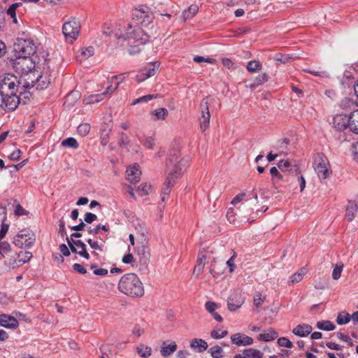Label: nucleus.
<instances>
[{
	"mask_svg": "<svg viewBox=\"0 0 358 358\" xmlns=\"http://www.w3.org/2000/svg\"><path fill=\"white\" fill-rule=\"evenodd\" d=\"M102 32L103 34L107 36L113 34L117 45L123 49L127 50L130 55L139 53L141 47L149 41V36L145 33L142 28L131 26L130 23L120 24L116 25L113 29L105 24Z\"/></svg>",
	"mask_w": 358,
	"mask_h": 358,
	"instance_id": "f257e3e1",
	"label": "nucleus"
},
{
	"mask_svg": "<svg viewBox=\"0 0 358 358\" xmlns=\"http://www.w3.org/2000/svg\"><path fill=\"white\" fill-rule=\"evenodd\" d=\"M179 157L178 150H173L169 152L166 162L168 176L161 193V200L164 203L168 200L172 187L175 185L176 180L183 174L188 166V158L179 159Z\"/></svg>",
	"mask_w": 358,
	"mask_h": 358,
	"instance_id": "f03ea898",
	"label": "nucleus"
},
{
	"mask_svg": "<svg viewBox=\"0 0 358 358\" xmlns=\"http://www.w3.org/2000/svg\"><path fill=\"white\" fill-rule=\"evenodd\" d=\"M118 289L122 294L133 298L144 295V287L140 278L135 273L124 275L118 283Z\"/></svg>",
	"mask_w": 358,
	"mask_h": 358,
	"instance_id": "7ed1b4c3",
	"label": "nucleus"
},
{
	"mask_svg": "<svg viewBox=\"0 0 358 358\" xmlns=\"http://www.w3.org/2000/svg\"><path fill=\"white\" fill-rule=\"evenodd\" d=\"M132 19L136 24H130L141 28L139 25L147 26L152 22L153 15L150 8L141 6L133 10Z\"/></svg>",
	"mask_w": 358,
	"mask_h": 358,
	"instance_id": "20e7f679",
	"label": "nucleus"
},
{
	"mask_svg": "<svg viewBox=\"0 0 358 358\" xmlns=\"http://www.w3.org/2000/svg\"><path fill=\"white\" fill-rule=\"evenodd\" d=\"M15 56L31 57L36 51V46L31 39L17 38L13 45Z\"/></svg>",
	"mask_w": 358,
	"mask_h": 358,
	"instance_id": "39448f33",
	"label": "nucleus"
},
{
	"mask_svg": "<svg viewBox=\"0 0 358 358\" xmlns=\"http://www.w3.org/2000/svg\"><path fill=\"white\" fill-rule=\"evenodd\" d=\"M213 99L210 96H206L201 101L199 106L200 115L199 121L200 128L202 131H205L209 127L210 114L209 111V106L212 102Z\"/></svg>",
	"mask_w": 358,
	"mask_h": 358,
	"instance_id": "423d86ee",
	"label": "nucleus"
},
{
	"mask_svg": "<svg viewBox=\"0 0 358 358\" xmlns=\"http://www.w3.org/2000/svg\"><path fill=\"white\" fill-rule=\"evenodd\" d=\"M80 31V24L76 18L66 22L62 27V31L67 42L71 43L77 39Z\"/></svg>",
	"mask_w": 358,
	"mask_h": 358,
	"instance_id": "0eeeda50",
	"label": "nucleus"
},
{
	"mask_svg": "<svg viewBox=\"0 0 358 358\" xmlns=\"http://www.w3.org/2000/svg\"><path fill=\"white\" fill-rule=\"evenodd\" d=\"M315 171L320 180H325L331 173L328 159L323 155L318 154L314 160Z\"/></svg>",
	"mask_w": 358,
	"mask_h": 358,
	"instance_id": "6e6552de",
	"label": "nucleus"
},
{
	"mask_svg": "<svg viewBox=\"0 0 358 358\" xmlns=\"http://www.w3.org/2000/svg\"><path fill=\"white\" fill-rule=\"evenodd\" d=\"M16 58L13 62L15 71L21 75H28L35 67V64L31 57L27 56H15Z\"/></svg>",
	"mask_w": 358,
	"mask_h": 358,
	"instance_id": "1a4fd4ad",
	"label": "nucleus"
},
{
	"mask_svg": "<svg viewBox=\"0 0 358 358\" xmlns=\"http://www.w3.org/2000/svg\"><path fill=\"white\" fill-rule=\"evenodd\" d=\"M17 77L13 74L7 73L0 78V92L3 95L17 93L18 85Z\"/></svg>",
	"mask_w": 358,
	"mask_h": 358,
	"instance_id": "9d476101",
	"label": "nucleus"
},
{
	"mask_svg": "<svg viewBox=\"0 0 358 358\" xmlns=\"http://www.w3.org/2000/svg\"><path fill=\"white\" fill-rule=\"evenodd\" d=\"M35 239L25 231H21L14 238V244L20 248H29L32 246Z\"/></svg>",
	"mask_w": 358,
	"mask_h": 358,
	"instance_id": "9b49d317",
	"label": "nucleus"
},
{
	"mask_svg": "<svg viewBox=\"0 0 358 358\" xmlns=\"http://www.w3.org/2000/svg\"><path fill=\"white\" fill-rule=\"evenodd\" d=\"M333 127L338 131H345L347 129L350 131V115L337 114L333 118Z\"/></svg>",
	"mask_w": 358,
	"mask_h": 358,
	"instance_id": "f8f14e48",
	"label": "nucleus"
},
{
	"mask_svg": "<svg viewBox=\"0 0 358 358\" xmlns=\"http://www.w3.org/2000/svg\"><path fill=\"white\" fill-rule=\"evenodd\" d=\"M50 83V79L46 76H39L36 80L31 79V83H27L24 85L25 88H31L36 87V90H42L46 89Z\"/></svg>",
	"mask_w": 358,
	"mask_h": 358,
	"instance_id": "ddd939ff",
	"label": "nucleus"
},
{
	"mask_svg": "<svg viewBox=\"0 0 358 358\" xmlns=\"http://www.w3.org/2000/svg\"><path fill=\"white\" fill-rule=\"evenodd\" d=\"M127 179L131 183H137L141 176V171L140 166L137 164H134L132 166L127 168L126 171Z\"/></svg>",
	"mask_w": 358,
	"mask_h": 358,
	"instance_id": "4468645a",
	"label": "nucleus"
},
{
	"mask_svg": "<svg viewBox=\"0 0 358 358\" xmlns=\"http://www.w3.org/2000/svg\"><path fill=\"white\" fill-rule=\"evenodd\" d=\"M0 325L4 328L15 329L19 326L17 320L8 314H0Z\"/></svg>",
	"mask_w": 358,
	"mask_h": 358,
	"instance_id": "2eb2a0df",
	"label": "nucleus"
},
{
	"mask_svg": "<svg viewBox=\"0 0 358 358\" xmlns=\"http://www.w3.org/2000/svg\"><path fill=\"white\" fill-rule=\"evenodd\" d=\"M230 338L231 342L237 346L250 345L254 341L252 338L241 333L231 335Z\"/></svg>",
	"mask_w": 358,
	"mask_h": 358,
	"instance_id": "dca6fc26",
	"label": "nucleus"
},
{
	"mask_svg": "<svg viewBox=\"0 0 358 358\" xmlns=\"http://www.w3.org/2000/svg\"><path fill=\"white\" fill-rule=\"evenodd\" d=\"M4 98L3 110L5 111L14 110L20 103V99L16 95V93L8 94V96H5Z\"/></svg>",
	"mask_w": 358,
	"mask_h": 358,
	"instance_id": "f3484780",
	"label": "nucleus"
},
{
	"mask_svg": "<svg viewBox=\"0 0 358 358\" xmlns=\"http://www.w3.org/2000/svg\"><path fill=\"white\" fill-rule=\"evenodd\" d=\"M278 168L273 166L270 169L271 176V182L273 185H278L280 182H284L288 185L289 182V178H285V176L278 171Z\"/></svg>",
	"mask_w": 358,
	"mask_h": 358,
	"instance_id": "a211bd4d",
	"label": "nucleus"
},
{
	"mask_svg": "<svg viewBox=\"0 0 358 358\" xmlns=\"http://www.w3.org/2000/svg\"><path fill=\"white\" fill-rule=\"evenodd\" d=\"M31 257L32 255L29 252H20L18 254H15L13 257L14 262L12 264L13 268L23 265L24 263L28 262Z\"/></svg>",
	"mask_w": 358,
	"mask_h": 358,
	"instance_id": "6ab92c4d",
	"label": "nucleus"
},
{
	"mask_svg": "<svg viewBox=\"0 0 358 358\" xmlns=\"http://www.w3.org/2000/svg\"><path fill=\"white\" fill-rule=\"evenodd\" d=\"M358 210V202L350 200L345 208V216L347 220L350 222L355 217Z\"/></svg>",
	"mask_w": 358,
	"mask_h": 358,
	"instance_id": "aec40b11",
	"label": "nucleus"
},
{
	"mask_svg": "<svg viewBox=\"0 0 358 358\" xmlns=\"http://www.w3.org/2000/svg\"><path fill=\"white\" fill-rule=\"evenodd\" d=\"M313 328L308 324H299L292 329V333L299 337H306L311 334Z\"/></svg>",
	"mask_w": 358,
	"mask_h": 358,
	"instance_id": "412c9836",
	"label": "nucleus"
},
{
	"mask_svg": "<svg viewBox=\"0 0 358 358\" xmlns=\"http://www.w3.org/2000/svg\"><path fill=\"white\" fill-rule=\"evenodd\" d=\"M277 167L279 169H289L292 171L294 175L299 171V166L289 159H281L277 164Z\"/></svg>",
	"mask_w": 358,
	"mask_h": 358,
	"instance_id": "4be33fe9",
	"label": "nucleus"
},
{
	"mask_svg": "<svg viewBox=\"0 0 358 358\" xmlns=\"http://www.w3.org/2000/svg\"><path fill=\"white\" fill-rule=\"evenodd\" d=\"M208 343L201 338H194L190 342V348L201 353L208 349Z\"/></svg>",
	"mask_w": 358,
	"mask_h": 358,
	"instance_id": "5701e85b",
	"label": "nucleus"
},
{
	"mask_svg": "<svg viewBox=\"0 0 358 358\" xmlns=\"http://www.w3.org/2000/svg\"><path fill=\"white\" fill-rule=\"evenodd\" d=\"M177 349V345L176 342L172 341L169 344L166 342L162 343L160 353L164 357H167L172 355Z\"/></svg>",
	"mask_w": 358,
	"mask_h": 358,
	"instance_id": "b1692460",
	"label": "nucleus"
},
{
	"mask_svg": "<svg viewBox=\"0 0 358 358\" xmlns=\"http://www.w3.org/2000/svg\"><path fill=\"white\" fill-rule=\"evenodd\" d=\"M136 255L138 257L139 262L143 265L148 264L150 259V252L144 245L138 247L136 250Z\"/></svg>",
	"mask_w": 358,
	"mask_h": 358,
	"instance_id": "393cba45",
	"label": "nucleus"
},
{
	"mask_svg": "<svg viewBox=\"0 0 358 358\" xmlns=\"http://www.w3.org/2000/svg\"><path fill=\"white\" fill-rule=\"evenodd\" d=\"M94 53V49L92 46H89L85 48L80 49L76 55L77 60L82 62L83 60H86Z\"/></svg>",
	"mask_w": 358,
	"mask_h": 358,
	"instance_id": "a878e982",
	"label": "nucleus"
},
{
	"mask_svg": "<svg viewBox=\"0 0 358 358\" xmlns=\"http://www.w3.org/2000/svg\"><path fill=\"white\" fill-rule=\"evenodd\" d=\"M278 333L273 329H268L258 336L259 341L269 342L275 340L278 337Z\"/></svg>",
	"mask_w": 358,
	"mask_h": 358,
	"instance_id": "bb28decb",
	"label": "nucleus"
},
{
	"mask_svg": "<svg viewBox=\"0 0 358 358\" xmlns=\"http://www.w3.org/2000/svg\"><path fill=\"white\" fill-rule=\"evenodd\" d=\"M243 303V301L241 298L237 299L236 296L231 295L227 301L228 308L231 311H235L242 306Z\"/></svg>",
	"mask_w": 358,
	"mask_h": 358,
	"instance_id": "cd10ccee",
	"label": "nucleus"
},
{
	"mask_svg": "<svg viewBox=\"0 0 358 358\" xmlns=\"http://www.w3.org/2000/svg\"><path fill=\"white\" fill-rule=\"evenodd\" d=\"M350 131L358 134V109L350 114Z\"/></svg>",
	"mask_w": 358,
	"mask_h": 358,
	"instance_id": "c85d7f7f",
	"label": "nucleus"
},
{
	"mask_svg": "<svg viewBox=\"0 0 358 358\" xmlns=\"http://www.w3.org/2000/svg\"><path fill=\"white\" fill-rule=\"evenodd\" d=\"M73 243L76 245L77 248L80 249V250H78V255L84 257L86 259H89L90 255L87 252L86 245L80 240H76V241H73Z\"/></svg>",
	"mask_w": 358,
	"mask_h": 358,
	"instance_id": "c756f323",
	"label": "nucleus"
},
{
	"mask_svg": "<svg viewBox=\"0 0 358 358\" xmlns=\"http://www.w3.org/2000/svg\"><path fill=\"white\" fill-rule=\"evenodd\" d=\"M159 64L157 62L150 63L146 65L142 70L146 74L147 77L150 78L153 76L157 69H159Z\"/></svg>",
	"mask_w": 358,
	"mask_h": 358,
	"instance_id": "7c9ffc66",
	"label": "nucleus"
},
{
	"mask_svg": "<svg viewBox=\"0 0 358 358\" xmlns=\"http://www.w3.org/2000/svg\"><path fill=\"white\" fill-rule=\"evenodd\" d=\"M268 80V75L266 73H264L262 74H259L255 78V80L252 84L250 85V87L251 89H255L257 86L261 85L266 82H267Z\"/></svg>",
	"mask_w": 358,
	"mask_h": 358,
	"instance_id": "2f4dec72",
	"label": "nucleus"
},
{
	"mask_svg": "<svg viewBox=\"0 0 358 358\" xmlns=\"http://www.w3.org/2000/svg\"><path fill=\"white\" fill-rule=\"evenodd\" d=\"M317 328L323 331H332L336 328V326L331 321L324 320L317 322Z\"/></svg>",
	"mask_w": 358,
	"mask_h": 358,
	"instance_id": "473e14b6",
	"label": "nucleus"
},
{
	"mask_svg": "<svg viewBox=\"0 0 358 358\" xmlns=\"http://www.w3.org/2000/svg\"><path fill=\"white\" fill-rule=\"evenodd\" d=\"M104 99V94H92L85 98L83 101L85 104L96 103Z\"/></svg>",
	"mask_w": 358,
	"mask_h": 358,
	"instance_id": "72a5a7b5",
	"label": "nucleus"
},
{
	"mask_svg": "<svg viewBox=\"0 0 358 358\" xmlns=\"http://www.w3.org/2000/svg\"><path fill=\"white\" fill-rule=\"evenodd\" d=\"M138 354L141 357H148L151 355L152 349L150 347L141 344L136 348Z\"/></svg>",
	"mask_w": 358,
	"mask_h": 358,
	"instance_id": "f704fd0d",
	"label": "nucleus"
},
{
	"mask_svg": "<svg viewBox=\"0 0 358 358\" xmlns=\"http://www.w3.org/2000/svg\"><path fill=\"white\" fill-rule=\"evenodd\" d=\"M243 354L248 358H262L263 357V353L260 350L254 348L244 350Z\"/></svg>",
	"mask_w": 358,
	"mask_h": 358,
	"instance_id": "c9c22d12",
	"label": "nucleus"
},
{
	"mask_svg": "<svg viewBox=\"0 0 358 358\" xmlns=\"http://www.w3.org/2000/svg\"><path fill=\"white\" fill-rule=\"evenodd\" d=\"M137 137L140 142L143 143V145L147 148L148 149H152L155 145V139L153 136H147L145 138V140L143 141L142 137L137 135Z\"/></svg>",
	"mask_w": 358,
	"mask_h": 358,
	"instance_id": "e433bc0d",
	"label": "nucleus"
},
{
	"mask_svg": "<svg viewBox=\"0 0 358 358\" xmlns=\"http://www.w3.org/2000/svg\"><path fill=\"white\" fill-rule=\"evenodd\" d=\"M155 120H164L168 115V110L165 108H160L152 112Z\"/></svg>",
	"mask_w": 358,
	"mask_h": 358,
	"instance_id": "4c0bfd02",
	"label": "nucleus"
},
{
	"mask_svg": "<svg viewBox=\"0 0 358 358\" xmlns=\"http://www.w3.org/2000/svg\"><path fill=\"white\" fill-rule=\"evenodd\" d=\"M305 274H306L305 270L303 268H301L299 271L294 273L292 275L290 276L289 282L292 284L297 283V282H300L301 280H302Z\"/></svg>",
	"mask_w": 358,
	"mask_h": 358,
	"instance_id": "58836bf2",
	"label": "nucleus"
},
{
	"mask_svg": "<svg viewBox=\"0 0 358 358\" xmlns=\"http://www.w3.org/2000/svg\"><path fill=\"white\" fill-rule=\"evenodd\" d=\"M61 145L63 147H69L73 149H77L79 147L78 143L76 139L73 137H69L62 141Z\"/></svg>",
	"mask_w": 358,
	"mask_h": 358,
	"instance_id": "ea45409f",
	"label": "nucleus"
},
{
	"mask_svg": "<svg viewBox=\"0 0 358 358\" xmlns=\"http://www.w3.org/2000/svg\"><path fill=\"white\" fill-rule=\"evenodd\" d=\"M262 64L261 63L257 60H252L250 61L247 64V70L249 72L254 73L257 71L261 70Z\"/></svg>",
	"mask_w": 358,
	"mask_h": 358,
	"instance_id": "a19ab883",
	"label": "nucleus"
},
{
	"mask_svg": "<svg viewBox=\"0 0 358 358\" xmlns=\"http://www.w3.org/2000/svg\"><path fill=\"white\" fill-rule=\"evenodd\" d=\"M351 320V315L348 313H341L338 315L336 322L339 325L348 324Z\"/></svg>",
	"mask_w": 358,
	"mask_h": 358,
	"instance_id": "79ce46f5",
	"label": "nucleus"
},
{
	"mask_svg": "<svg viewBox=\"0 0 358 358\" xmlns=\"http://www.w3.org/2000/svg\"><path fill=\"white\" fill-rule=\"evenodd\" d=\"M208 352L213 358H222L223 357L222 352L223 350L221 347L216 345L209 349Z\"/></svg>",
	"mask_w": 358,
	"mask_h": 358,
	"instance_id": "37998d69",
	"label": "nucleus"
},
{
	"mask_svg": "<svg viewBox=\"0 0 358 358\" xmlns=\"http://www.w3.org/2000/svg\"><path fill=\"white\" fill-rule=\"evenodd\" d=\"M151 189V185L148 183L141 185L136 189V192L141 196H146Z\"/></svg>",
	"mask_w": 358,
	"mask_h": 358,
	"instance_id": "c03bdc74",
	"label": "nucleus"
},
{
	"mask_svg": "<svg viewBox=\"0 0 358 358\" xmlns=\"http://www.w3.org/2000/svg\"><path fill=\"white\" fill-rule=\"evenodd\" d=\"M91 127L88 123L80 124L77 129L78 133L82 136H85L90 131Z\"/></svg>",
	"mask_w": 358,
	"mask_h": 358,
	"instance_id": "a18cd8bd",
	"label": "nucleus"
},
{
	"mask_svg": "<svg viewBox=\"0 0 358 358\" xmlns=\"http://www.w3.org/2000/svg\"><path fill=\"white\" fill-rule=\"evenodd\" d=\"M298 182L300 186V191L303 192L306 187V180L301 175L300 170L294 175V182Z\"/></svg>",
	"mask_w": 358,
	"mask_h": 358,
	"instance_id": "49530a36",
	"label": "nucleus"
},
{
	"mask_svg": "<svg viewBox=\"0 0 358 358\" xmlns=\"http://www.w3.org/2000/svg\"><path fill=\"white\" fill-rule=\"evenodd\" d=\"M228 334V331L227 330H220V329H213L210 332V336L213 339H220L225 337Z\"/></svg>",
	"mask_w": 358,
	"mask_h": 358,
	"instance_id": "de8ad7c7",
	"label": "nucleus"
},
{
	"mask_svg": "<svg viewBox=\"0 0 358 358\" xmlns=\"http://www.w3.org/2000/svg\"><path fill=\"white\" fill-rule=\"evenodd\" d=\"M343 268V264H336L333 269L332 278L334 280H338L341 278V273Z\"/></svg>",
	"mask_w": 358,
	"mask_h": 358,
	"instance_id": "09e8293b",
	"label": "nucleus"
},
{
	"mask_svg": "<svg viewBox=\"0 0 358 358\" xmlns=\"http://www.w3.org/2000/svg\"><path fill=\"white\" fill-rule=\"evenodd\" d=\"M282 172V174L285 176V178H289V182L288 183V185H292L294 183V173L289 171V169H280Z\"/></svg>",
	"mask_w": 358,
	"mask_h": 358,
	"instance_id": "8fccbe9b",
	"label": "nucleus"
},
{
	"mask_svg": "<svg viewBox=\"0 0 358 358\" xmlns=\"http://www.w3.org/2000/svg\"><path fill=\"white\" fill-rule=\"evenodd\" d=\"M157 96L155 95V94H148V95L143 96L138 99H136L135 100H134L132 105H136V104H138V103H140L142 102H148V101L156 98Z\"/></svg>",
	"mask_w": 358,
	"mask_h": 358,
	"instance_id": "3c124183",
	"label": "nucleus"
},
{
	"mask_svg": "<svg viewBox=\"0 0 358 358\" xmlns=\"http://www.w3.org/2000/svg\"><path fill=\"white\" fill-rule=\"evenodd\" d=\"M278 345L280 347H285L287 348H292L293 347V343L291 341H289L286 337H280L278 339Z\"/></svg>",
	"mask_w": 358,
	"mask_h": 358,
	"instance_id": "603ef678",
	"label": "nucleus"
},
{
	"mask_svg": "<svg viewBox=\"0 0 358 358\" xmlns=\"http://www.w3.org/2000/svg\"><path fill=\"white\" fill-rule=\"evenodd\" d=\"M101 229L104 231H108V230H109V229L108 228V227L106 225H103V224H99L96 225V227L93 229L90 228V229L88 230V233L90 234H98Z\"/></svg>",
	"mask_w": 358,
	"mask_h": 358,
	"instance_id": "864d4df0",
	"label": "nucleus"
},
{
	"mask_svg": "<svg viewBox=\"0 0 358 358\" xmlns=\"http://www.w3.org/2000/svg\"><path fill=\"white\" fill-rule=\"evenodd\" d=\"M236 212L233 208H229L227 211L226 217L227 220L234 224L236 221Z\"/></svg>",
	"mask_w": 358,
	"mask_h": 358,
	"instance_id": "5fc2aeb1",
	"label": "nucleus"
},
{
	"mask_svg": "<svg viewBox=\"0 0 358 358\" xmlns=\"http://www.w3.org/2000/svg\"><path fill=\"white\" fill-rule=\"evenodd\" d=\"M102 241V243L99 244L97 241H94L92 239L89 238L87 240V242L90 245V247L94 250H98L102 251V247L103 246L104 241Z\"/></svg>",
	"mask_w": 358,
	"mask_h": 358,
	"instance_id": "6e6d98bb",
	"label": "nucleus"
},
{
	"mask_svg": "<svg viewBox=\"0 0 358 358\" xmlns=\"http://www.w3.org/2000/svg\"><path fill=\"white\" fill-rule=\"evenodd\" d=\"M265 301V296H263L260 293L256 294L253 297V302L255 307H259Z\"/></svg>",
	"mask_w": 358,
	"mask_h": 358,
	"instance_id": "4d7b16f0",
	"label": "nucleus"
},
{
	"mask_svg": "<svg viewBox=\"0 0 358 358\" xmlns=\"http://www.w3.org/2000/svg\"><path fill=\"white\" fill-rule=\"evenodd\" d=\"M10 246L7 242H0V255L5 256L10 251Z\"/></svg>",
	"mask_w": 358,
	"mask_h": 358,
	"instance_id": "13d9d810",
	"label": "nucleus"
},
{
	"mask_svg": "<svg viewBox=\"0 0 358 358\" xmlns=\"http://www.w3.org/2000/svg\"><path fill=\"white\" fill-rule=\"evenodd\" d=\"M193 61L196 63H201V62H205L207 63L213 64L215 62V59L213 58H210V57L206 58L203 56H195L193 58Z\"/></svg>",
	"mask_w": 358,
	"mask_h": 358,
	"instance_id": "bf43d9fd",
	"label": "nucleus"
},
{
	"mask_svg": "<svg viewBox=\"0 0 358 358\" xmlns=\"http://www.w3.org/2000/svg\"><path fill=\"white\" fill-rule=\"evenodd\" d=\"M205 308L211 314L215 312V309L217 308V305L215 302L207 301L205 303Z\"/></svg>",
	"mask_w": 358,
	"mask_h": 358,
	"instance_id": "052dcab7",
	"label": "nucleus"
},
{
	"mask_svg": "<svg viewBox=\"0 0 358 358\" xmlns=\"http://www.w3.org/2000/svg\"><path fill=\"white\" fill-rule=\"evenodd\" d=\"M97 219V216L92 213H86L84 217L85 222L91 224Z\"/></svg>",
	"mask_w": 358,
	"mask_h": 358,
	"instance_id": "680f3d73",
	"label": "nucleus"
},
{
	"mask_svg": "<svg viewBox=\"0 0 358 358\" xmlns=\"http://www.w3.org/2000/svg\"><path fill=\"white\" fill-rule=\"evenodd\" d=\"M17 6L18 5L17 3H13L10 5L6 11L7 15H9L10 17H15L16 15L15 11Z\"/></svg>",
	"mask_w": 358,
	"mask_h": 358,
	"instance_id": "e2e57ef3",
	"label": "nucleus"
},
{
	"mask_svg": "<svg viewBox=\"0 0 358 358\" xmlns=\"http://www.w3.org/2000/svg\"><path fill=\"white\" fill-rule=\"evenodd\" d=\"M58 233L64 237V236H66V231L65 227V222L63 220H60L59 222V229H58Z\"/></svg>",
	"mask_w": 358,
	"mask_h": 358,
	"instance_id": "0e129e2a",
	"label": "nucleus"
},
{
	"mask_svg": "<svg viewBox=\"0 0 358 358\" xmlns=\"http://www.w3.org/2000/svg\"><path fill=\"white\" fill-rule=\"evenodd\" d=\"M290 57L286 55L278 54L275 57V60L280 62L281 63H287Z\"/></svg>",
	"mask_w": 358,
	"mask_h": 358,
	"instance_id": "69168bd1",
	"label": "nucleus"
},
{
	"mask_svg": "<svg viewBox=\"0 0 358 358\" xmlns=\"http://www.w3.org/2000/svg\"><path fill=\"white\" fill-rule=\"evenodd\" d=\"M73 268L74 271H77L78 273L80 274H85L87 273L86 268L80 264H74L73 265Z\"/></svg>",
	"mask_w": 358,
	"mask_h": 358,
	"instance_id": "338daca9",
	"label": "nucleus"
},
{
	"mask_svg": "<svg viewBox=\"0 0 358 358\" xmlns=\"http://www.w3.org/2000/svg\"><path fill=\"white\" fill-rule=\"evenodd\" d=\"M352 152L354 159L358 162V141L352 145Z\"/></svg>",
	"mask_w": 358,
	"mask_h": 358,
	"instance_id": "774afa93",
	"label": "nucleus"
}]
</instances>
